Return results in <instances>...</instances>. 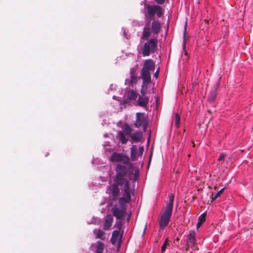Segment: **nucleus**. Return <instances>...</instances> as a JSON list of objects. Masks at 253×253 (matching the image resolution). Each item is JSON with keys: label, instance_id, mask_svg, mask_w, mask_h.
Instances as JSON below:
<instances>
[{"label": "nucleus", "instance_id": "1", "mask_svg": "<svg viewBox=\"0 0 253 253\" xmlns=\"http://www.w3.org/2000/svg\"><path fill=\"white\" fill-rule=\"evenodd\" d=\"M145 12V25L143 28L141 39L147 40L151 34L157 36L162 31V24L156 17L162 18L164 16L165 8L159 5H151L146 3L144 0Z\"/></svg>", "mask_w": 253, "mask_h": 253}, {"label": "nucleus", "instance_id": "2", "mask_svg": "<svg viewBox=\"0 0 253 253\" xmlns=\"http://www.w3.org/2000/svg\"><path fill=\"white\" fill-rule=\"evenodd\" d=\"M133 170V165L129 163L128 168L123 164H118L115 169L116 175L113 177L114 183L112 186L107 187V191L110 190L112 194V199L116 201L120 193L119 186L124 187L123 193L127 197H131L129 179L127 174L131 175Z\"/></svg>", "mask_w": 253, "mask_h": 253}, {"label": "nucleus", "instance_id": "3", "mask_svg": "<svg viewBox=\"0 0 253 253\" xmlns=\"http://www.w3.org/2000/svg\"><path fill=\"white\" fill-rule=\"evenodd\" d=\"M143 45L141 49V53L143 56H148L151 53H154L158 49V39L157 37H154L147 40Z\"/></svg>", "mask_w": 253, "mask_h": 253}, {"label": "nucleus", "instance_id": "4", "mask_svg": "<svg viewBox=\"0 0 253 253\" xmlns=\"http://www.w3.org/2000/svg\"><path fill=\"white\" fill-rule=\"evenodd\" d=\"M155 69V65L152 59H147L144 63L141 71V79H151V74Z\"/></svg>", "mask_w": 253, "mask_h": 253}, {"label": "nucleus", "instance_id": "5", "mask_svg": "<svg viewBox=\"0 0 253 253\" xmlns=\"http://www.w3.org/2000/svg\"><path fill=\"white\" fill-rule=\"evenodd\" d=\"M126 210L122 208L118 207L117 204H115L112 208V211L113 216L116 217V219H122L126 214Z\"/></svg>", "mask_w": 253, "mask_h": 253}, {"label": "nucleus", "instance_id": "6", "mask_svg": "<svg viewBox=\"0 0 253 253\" xmlns=\"http://www.w3.org/2000/svg\"><path fill=\"white\" fill-rule=\"evenodd\" d=\"M147 122V118L145 117L143 113L138 112L136 114V121L134 123L136 128H140L145 122Z\"/></svg>", "mask_w": 253, "mask_h": 253}, {"label": "nucleus", "instance_id": "7", "mask_svg": "<svg viewBox=\"0 0 253 253\" xmlns=\"http://www.w3.org/2000/svg\"><path fill=\"white\" fill-rule=\"evenodd\" d=\"M121 230H114L112 234V237L110 239V241L113 245H115L118 241V237L120 236V238L118 240L119 243H122L121 238L122 237V234H120Z\"/></svg>", "mask_w": 253, "mask_h": 253}, {"label": "nucleus", "instance_id": "8", "mask_svg": "<svg viewBox=\"0 0 253 253\" xmlns=\"http://www.w3.org/2000/svg\"><path fill=\"white\" fill-rule=\"evenodd\" d=\"M170 218L161 215L159 219V224L161 230L164 229L169 223Z\"/></svg>", "mask_w": 253, "mask_h": 253}, {"label": "nucleus", "instance_id": "9", "mask_svg": "<svg viewBox=\"0 0 253 253\" xmlns=\"http://www.w3.org/2000/svg\"><path fill=\"white\" fill-rule=\"evenodd\" d=\"M149 102V98L147 96H139L137 99V104L142 107H146Z\"/></svg>", "mask_w": 253, "mask_h": 253}, {"label": "nucleus", "instance_id": "10", "mask_svg": "<svg viewBox=\"0 0 253 253\" xmlns=\"http://www.w3.org/2000/svg\"><path fill=\"white\" fill-rule=\"evenodd\" d=\"M187 240L192 245L197 244V239L196 238V231L194 230H192L189 231V234L187 237Z\"/></svg>", "mask_w": 253, "mask_h": 253}, {"label": "nucleus", "instance_id": "11", "mask_svg": "<svg viewBox=\"0 0 253 253\" xmlns=\"http://www.w3.org/2000/svg\"><path fill=\"white\" fill-rule=\"evenodd\" d=\"M124 155L121 153H113L110 156V160L111 162H122L123 160Z\"/></svg>", "mask_w": 253, "mask_h": 253}, {"label": "nucleus", "instance_id": "12", "mask_svg": "<svg viewBox=\"0 0 253 253\" xmlns=\"http://www.w3.org/2000/svg\"><path fill=\"white\" fill-rule=\"evenodd\" d=\"M152 80H142L140 92L142 96H146L147 91V85L151 83Z\"/></svg>", "mask_w": 253, "mask_h": 253}, {"label": "nucleus", "instance_id": "13", "mask_svg": "<svg viewBox=\"0 0 253 253\" xmlns=\"http://www.w3.org/2000/svg\"><path fill=\"white\" fill-rule=\"evenodd\" d=\"M113 220V218L111 214L107 215L105 220V225L104 228L105 230L108 229L112 225Z\"/></svg>", "mask_w": 253, "mask_h": 253}, {"label": "nucleus", "instance_id": "14", "mask_svg": "<svg viewBox=\"0 0 253 253\" xmlns=\"http://www.w3.org/2000/svg\"><path fill=\"white\" fill-rule=\"evenodd\" d=\"M142 135L143 133L141 131H137L131 135V138L134 142H139L141 141Z\"/></svg>", "mask_w": 253, "mask_h": 253}, {"label": "nucleus", "instance_id": "15", "mask_svg": "<svg viewBox=\"0 0 253 253\" xmlns=\"http://www.w3.org/2000/svg\"><path fill=\"white\" fill-rule=\"evenodd\" d=\"M137 151V146L132 145L130 148V158L133 161L136 160Z\"/></svg>", "mask_w": 253, "mask_h": 253}, {"label": "nucleus", "instance_id": "16", "mask_svg": "<svg viewBox=\"0 0 253 253\" xmlns=\"http://www.w3.org/2000/svg\"><path fill=\"white\" fill-rule=\"evenodd\" d=\"M94 245L95 247V253H103L104 246L102 242L98 241Z\"/></svg>", "mask_w": 253, "mask_h": 253}, {"label": "nucleus", "instance_id": "17", "mask_svg": "<svg viewBox=\"0 0 253 253\" xmlns=\"http://www.w3.org/2000/svg\"><path fill=\"white\" fill-rule=\"evenodd\" d=\"M137 73L138 66L135 65L130 69V79H138Z\"/></svg>", "mask_w": 253, "mask_h": 253}, {"label": "nucleus", "instance_id": "18", "mask_svg": "<svg viewBox=\"0 0 253 253\" xmlns=\"http://www.w3.org/2000/svg\"><path fill=\"white\" fill-rule=\"evenodd\" d=\"M207 216V213L206 212H204L202 213L198 217V222L196 225V229H198L202 224L205 222L206 220V218Z\"/></svg>", "mask_w": 253, "mask_h": 253}, {"label": "nucleus", "instance_id": "19", "mask_svg": "<svg viewBox=\"0 0 253 253\" xmlns=\"http://www.w3.org/2000/svg\"><path fill=\"white\" fill-rule=\"evenodd\" d=\"M172 208L166 206L164 213L162 215L170 218L172 213Z\"/></svg>", "mask_w": 253, "mask_h": 253}, {"label": "nucleus", "instance_id": "20", "mask_svg": "<svg viewBox=\"0 0 253 253\" xmlns=\"http://www.w3.org/2000/svg\"><path fill=\"white\" fill-rule=\"evenodd\" d=\"M130 201L124 199V197H121L119 199L118 204L121 208L126 210V205L129 203Z\"/></svg>", "mask_w": 253, "mask_h": 253}, {"label": "nucleus", "instance_id": "21", "mask_svg": "<svg viewBox=\"0 0 253 253\" xmlns=\"http://www.w3.org/2000/svg\"><path fill=\"white\" fill-rule=\"evenodd\" d=\"M216 95H217V92H216L215 91H211V92H210V94L208 97V101L210 102V103H213L215 99H216Z\"/></svg>", "mask_w": 253, "mask_h": 253}, {"label": "nucleus", "instance_id": "22", "mask_svg": "<svg viewBox=\"0 0 253 253\" xmlns=\"http://www.w3.org/2000/svg\"><path fill=\"white\" fill-rule=\"evenodd\" d=\"M118 136L122 144H125L127 142V139L126 138L124 132L121 131H119L118 132Z\"/></svg>", "mask_w": 253, "mask_h": 253}, {"label": "nucleus", "instance_id": "23", "mask_svg": "<svg viewBox=\"0 0 253 253\" xmlns=\"http://www.w3.org/2000/svg\"><path fill=\"white\" fill-rule=\"evenodd\" d=\"M137 93L133 90H129L127 94V98L130 100H135L137 98Z\"/></svg>", "mask_w": 253, "mask_h": 253}, {"label": "nucleus", "instance_id": "24", "mask_svg": "<svg viewBox=\"0 0 253 253\" xmlns=\"http://www.w3.org/2000/svg\"><path fill=\"white\" fill-rule=\"evenodd\" d=\"M168 197L169 198V202L167 204L166 206L173 208V202L174 200V195L173 193H169Z\"/></svg>", "mask_w": 253, "mask_h": 253}, {"label": "nucleus", "instance_id": "25", "mask_svg": "<svg viewBox=\"0 0 253 253\" xmlns=\"http://www.w3.org/2000/svg\"><path fill=\"white\" fill-rule=\"evenodd\" d=\"M175 126L176 128H178L180 126V116L178 113H176L174 116Z\"/></svg>", "mask_w": 253, "mask_h": 253}, {"label": "nucleus", "instance_id": "26", "mask_svg": "<svg viewBox=\"0 0 253 253\" xmlns=\"http://www.w3.org/2000/svg\"><path fill=\"white\" fill-rule=\"evenodd\" d=\"M122 219H117L116 221L115 224L114 225V227L117 228V230H121L122 226H123V222L122 220Z\"/></svg>", "mask_w": 253, "mask_h": 253}, {"label": "nucleus", "instance_id": "27", "mask_svg": "<svg viewBox=\"0 0 253 253\" xmlns=\"http://www.w3.org/2000/svg\"><path fill=\"white\" fill-rule=\"evenodd\" d=\"M186 25H187V23H186L185 27H184V30L183 35V43H182V47H183V49L184 50H185L186 48Z\"/></svg>", "mask_w": 253, "mask_h": 253}, {"label": "nucleus", "instance_id": "28", "mask_svg": "<svg viewBox=\"0 0 253 253\" xmlns=\"http://www.w3.org/2000/svg\"><path fill=\"white\" fill-rule=\"evenodd\" d=\"M225 188V187H223V188H222L220 190H219L215 194V195L214 196V197H213L212 198L211 202L212 203L214 201H215L218 198V197L219 196V195L223 192Z\"/></svg>", "mask_w": 253, "mask_h": 253}, {"label": "nucleus", "instance_id": "29", "mask_svg": "<svg viewBox=\"0 0 253 253\" xmlns=\"http://www.w3.org/2000/svg\"><path fill=\"white\" fill-rule=\"evenodd\" d=\"M124 131L125 132L126 135H129L131 133V128L128 125L126 124V125H125V127H124Z\"/></svg>", "mask_w": 253, "mask_h": 253}, {"label": "nucleus", "instance_id": "30", "mask_svg": "<svg viewBox=\"0 0 253 253\" xmlns=\"http://www.w3.org/2000/svg\"><path fill=\"white\" fill-rule=\"evenodd\" d=\"M169 239L167 238L164 241L162 246L161 247V252L164 253L167 248V247L169 244Z\"/></svg>", "mask_w": 253, "mask_h": 253}, {"label": "nucleus", "instance_id": "31", "mask_svg": "<svg viewBox=\"0 0 253 253\" xmlns=\"http://www.w3.org/2000/svg\"><path fill=\"white\" fill-rule=\"evenodd\" d=\"M104 232L101 230L99 229L96 233V238L101 239H103Z\"/></svg>", "mask_w": 253, "mask_h": 253}, {"label": "nucleus", "instance_id": "32", "mask_svg": "<svg viewBox=\"0 0 253 253\" xmlns=\"http://www.w3.org/2000/svg\"><path fill=\"white\" fill-rule=\"evenodd\" d=\"M139 170L137 169L135 170V172L134 173V177H133V181H136L139 180Z\"/></svg>", "mask_w": 253, "mask_h": 253}, {"label": "nucleus", "instance_id": "33", "mask_svg": "<svg viewBox=\"0 0 253 253\" xmlns=\"http://www.w3.org/2000/svg\"><path fill=\"white\" fill-rule=\"evenodd\" d=\"M219 85H220V80H218L217 82L216 83V84H214V85L213 86L211 90V91H215L216 92H217V90L218 88L219 87Z\"/></svg>", "mask_w": 253, "mask_h": 253}, {"label": "nucleus", "instance_id": "34", "mask_svg": "<svg viewBox=\"0 0 253 253\" xmlns=\"http://www.w3.org/2000/svg\"><path fill=\"white\" fill-rule=\"evenodd\" d=\"M225 157H226L225 153H221L218 159V161H224Z\"/></svg>", "mask_w": 253, "mask_h": 253}, {"label": "nucleus", "instance_id": "35", "mask_svg": "<svg viewBox=\"0 0 253 253\" xmlns=\"http://www.w3.org/2000/svg\"><path fill=\"white\" fill-rule=\"evenodd\" d=\"M155 1L157 3L156 5L161 6V5L163 4L165 2L166 0H155Z\"/></svg>", "mask_w": 253, "mask_h": 253}, {"label": "nucleus", "instance_id": "36", "mask_svg": "<svg viewBox=\"0 0 253 253\" xmlns=\"http://www.w3.org/2000/svg\"><path fill=\"white\" fill-rule=\"evenodd\" d=\"M144 152V147L141 146L139 147L138 155L141 156Z\"/></svg>", "mask_w": 253, "mask_h": 253}, {"label": "nucleus", "instance_id": "37", "mask_svg": "<svg viewBox=\"0 0 253 253\" xmlns=\"http://www.w3.org/2000/svg\"><path fill=\"white\" fill-rule=\"evenodd\" d=\"M159 74V68H158L157 69L156 71L154 74L153 77L155 78L156 79H157L158 78Z\"/></svg>", "mask_w": 253, "mask_h": 253}, {"label": "nucleus", "instance_id": "38", "mask_svg": "<svg viewBox=\"0 0 253 253\" xmlns=\"http://www.w3.org/2000/svg\"><path fill=\"white\" fill-rule=\"evenodd\" d=\"M147 126H148V121L147 122H145V123H144V124H143L142 126H141L144 131H146L147 128Z\"/></svg>", "mask_w": 253, "mask_h": 253}, {"label": "nucleus", "instance_id": "39", "mask_svg": "<svg viewBox=\"0 0 253 253\" xmlns=\"http://www.w3.org/2000/svg\"><path fill=\"white\" fill-rule=\"evenodd\" d=\"M121 197H124V199L128 200L129 201H131V197H127L126 195H125L124 193L122 194V196Z\"/></svg>", "mask_w": 253, "mask_h": 253}, {"label": "nucleus", "instance_id": "40", "mask_svg": "<svg viewBox=\"0 0 253 253\" xmlns=\"http://www.w3.org/2000/svg\"><path fill=\"white\" fill-rule=\"evenodd\" d=\"M116 89V85L111 84L109 87V90H115Z\"/></svg>", "mask_w": 253, "mask_h": 253}, {"label": "nucleus", "instance_id": "41", "mask_svg": "<svg viewBox=\"0 0 253 253\" xmlns=\"http://www.w3.org/2000/svg\"><path fill=\"white\" fill-rule=\"evenodd\" d=\"M92 164H99V160L98 159V158H96V159H92Z\"/></svg>", "mask_w": 253, "mask_h": 253}, {"label": "nucleus", "instance_id": "42", "mask_svg": "<svg viewBox=\"0 0 253 253\" xmlns=\"http://www.w3.org/2000/svg\"><path fill=\"white\" fill-rule=\"evenodd\" d=\"M129 81H130V83H131V84L136 83V81H137V80H129Z\"/></svg>", "mask_w": 253, "mask_h": 253}, {"label": "nucleus", "instance_id": "43", "mask_svg": "<svg viewBox=\"0 0 253 253\" xmlns=\"http://www.w3.org/2000/svg\"><path fill=\"white\" fill-rule=\"evenodd\" d=\"M169 20L168 19V21H167V31L168 30V28H169Z\"/></svg>", "mask_w": 253, "mask_h": 253}, {"label": "nucleus", "instance_id": "44", "mask_svg": "<svg viewBox=\"0 0 253 253\" xmlns=\"http://www.w3.org/2000/svg\"><path fill=\"white\" fill-rule=\"evenodd\" d=\"M128 161H129L128 158H127V160L126 161H124L123 163L124 164H127V163H128Z\"/></svg>", "mask_w": 253, "mask_h": 253}, {"label": "nucleus", "instance_id": "45", "mask_svg": "<svg viewBox=\"0 0 253 253\" xmlns=\"http://www.w3.org/2000/svg\"><path fill=\"white\" fill-rule=\"evenodd\" d=\"M146 228V225H145V228L144 229L142 235H143L145 234V233Z\"/></svg>", "mask_w": 253, "mask_h": 253}, {"label": "nucleus", "instance_id": "46", "mask_svg": "<svg viewBox=\"0 0 253 253\" xmlns=\"http://www.w3.org/2000/svg\"><path fill=\"white\" fill-rule=\"evenodd\" d=\"M104 137H108V134H107V133L104 134Z\"/></svg>", "mask_w": 253, "mask_h": 253}, {"label": "nucleus", "instance_id": "47", "mask_svg": "<svg viewBox=\"0 0 253 253\" xmlns=\"http://www.w3.org/2000/svg\"><path fill=\"white\" fill-rule=\"evenodd\" d=\"M90 223H91V224H95V222H94L93 220L91 221V222Z\"/></svg>", "mask_w": 253, "mask_h": 253}, {"label": "nucleus", "instance_id": "48", "mask_svg": "<svg viewBox=\"0 0 253 253\" xmlns=\"http://www.w3.org/2000/svg\"><path fill=\"white\" fill-rule=\"evenodd\" d=\"M130 215H129V216H128V217H127V220H128H128H129V218H130Z\"/></svg>", "mask_w": 253, "mask_h": 253}, {"label": "nucleus", "instance_id": "49", "mask_svg": "<svg viewBox=\"0 0 253 253\" xmlns=\"http://www.w3.org/2000/svg\"><path fill=\"white\" fill-rule=\"evenodd\" d=\"M116 97V96L114 95L113 97V99H115Z\"/></svg>", "mask_w": 253, "mask_h": 253}, {"label": "nucleus", "instance_id": "50", "mask_svg": "<svg viewBox=\"0 0 253 253\" xmlns=\"http://www.w3.org/2000/svg\"><path fill=\"white\" fill-rule=\"evenodd\" d=\"M48 155V153H47L45 155V157H47Z\"/></svg>", "mask_w": 253, "mask_h": 253}, {"label": "nucleus", "instance_id": "51", "mask_svg": "<svg viewBox=\"0 0 253 253\" xmlns=\"http://www.w3.org/2000/svg\"><path fill=\"white\" fill-rule=\"evenodd\" d=\"M150 159H151V156L150 157ZM151 161V159H149V162Z\"/></svg>", "mask_w": 253, "mask_h": 253}]
</instances>
